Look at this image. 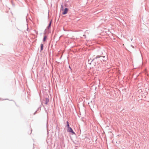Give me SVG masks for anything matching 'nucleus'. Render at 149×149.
Listing matches in <instances>:
<instances>
[{
  "label": "nucleus",
  "instance_id": "obj_1",
  "mask_svg": "<svg viewBox=\"0 0 149 149\" xmlns=\"http://www.w3.org/2000/svg\"><path fill=\"white\" fill-rule=\"evenodd\" d=\"M107 59V57L105 56L97 55L91 61V62H94V65L96 66L101 63L106 61Z\"/></svg>",
  "mask_w": 149,
  "mask_h": 149
},
{
  "label": "nucleus",
  "instance_id": "obj_2",
  "mask_svg": "<svg viewBox=\"0 0 149 149\" xmlns=\"http://www.w3.org/2000/svg\"><path fill=\"white\" fill-rule=\"evenodd\" d=\"M67 132L69 133H71L72 134H74L75 133L73 131L71 127H70L67 129Z\"/></svg>",
  "mask_w": 149,
  "mask_h": 149
},
{
  "label": "nucleus",
  "instance_id": "obj_3",
  "mask_svg": "<svg viewBox=\"0 0 149 149\" xmlns=\"http://www.w3.org/2000/svg\"><path fill=\"white\" fill-rule=\"evenodd\" d=\"M68 10V8H65L63 10L62 13L63 15H65L66 14Z\"/></svg>",
  "mask_w": 149,
  "mask_h": 149
},
{
  "label": "nucleus",
  "instance_id": "obj_4",
  "mask_svg": "<svg viewBox=\"0 0 149 149\" xmlns=\"http://www.w3.org/2000/svg\"><path fill=\"white\" fill-rule=\"evenodd\" d=\"M44 103L46 104H47L49 102V99L48 98H46L45 99V100H44Z\"/></svg>",
  "mask_w": 149,
  "mask_h": 149
},
{
  "label": "nucleus",
  "instance_id": "obj_5",
  "mask_svg": "<svg viewBox=\"0 0 149 149\" xmlns=\"http://www.w3.org/2000/svg\"><path fill=\"white\" fill-rule=\"evenodd\" d=\"M52 20H51L49 22V24L48 25V26H47V29H49V28L51 26V24H52Z\"/></svg>",
  "mask_w": 149,
  "mask_h": 149
},
{
  "label": "nucleus",
  "instance_id": "obj_6",
  "mask_svg": "<svg viewBox=\"0 0 149 149\" xmlns=\"http://www.w3.org/2000/svg\"><path fill=\"white\" fill-rule=\"evenodd\" d=\"M41 105L40 106L38 109L33 114L35 115L36 113L39 110H40V111L41 110Z\"/></svg>",
  "mask_w": 149,
  "mask_h": 149
},
{
  "label": "nucleus",
  "instance_id": "obj_7",
  "mask_svg": "<svg viewBox=\"0 0 149 149\" xmlns=\"http://www.w3.org/2000/svg\"><path fill=\"white\" fill-rule=\"evenodd\" d=\"M43 49V45L42 44H41L40 45V51H42Z\"/></svg>",
  "mask_w": 149,
  "mask_h": 149
},
{
  "label": "nucleus",
  "instance_id": "obj_8",
  "mask_svg": "<svg viewBox=\"0 0 149 149\" xmlns=\"http://www.w3.org/2000/svg\"><path fill=\"white\" fill-rule=\"evenodd\" d=\"M66 123H67V125H66V127H67L68 128H69L70 127V125H69V124L68 121H67L66 122Z\"/></svg>",
  "mask_w": 149,
  "mask_h": 149
},
{
  "label": "nucleus",
  "instance_id": "obj_9",
  "mask_svg": "<svg viewBox=\"0 0 149 149\" xmlns=\"http://www.w3.org/2000/svg\"><path fill=\"white\" fill-rule=\"evenodd\" d=\"M47 38V36H44L43 38V42H45V41L46 39Z\"/></svg>",
  "mask_w": 149,
  "mask_h": 149
},
{
  "label": "nucleus",
  "instance_id": "obj_10",
  "mask_svg": "<svg viewBox=\"0 0 149 149\" xmlns=\"http://www.w3.org/2000/svg\"><path fill=\"white\" fill-rule=\"evenodd\" d=\"M92 60H91V59H89L88 60V63L90 64H91V63H92V62H91V61ZM92 63H94V62H92Z\"/></svg>",
  "mask_w": 149,
  "mask_h": 149
},
{
  "label": "nucleus",
  "instance_id": "obj_11",
  "mask_svg": "<svg viewBox=\"0 0 149 149\" xmlns=\"http://www.w3.org/2000/svg\"><path fill=\"white\" fill-rule=\"evenodd\" d=\"M61 10H63V4H62L61 5Z\"/></svg>",
  "mask_w": 149,
  "mask_h": 149
},
{
  "label": "nucleus",
  "instance_id": "obj_12",
  "mask_svg": "<svg viewBox=\"0 0 149 149\" xmlns=\"http://www.w3.org/2000/svg\"><path fill=\"white\" fill-rule=\"evenodd\" d=\"M69 68H70L71 70H72V69L70 65H69Z\"/></svg>",
  "mask_w": 149,
  "mask_h": 149
},
{
  "label": "nucleus",
  "instance_id": "obj_13",
  "mask_svg": "<svg viewBox=\"0 0 149 149\" xmlns=\"http://www.w3.org/2000/svg\"><path fill=\"white\" fill-rule=\"evenodd\" d=\"M131 46H132V47L133 48H134V47L133 45H131Z\"/></svg>",
  "mask_w": 149,
  "mask_h": 149
},
{
  "label": "nucleus",
  "instance_id": "obj_14",
  "mask_svg": "<svg viewBox=\"0 0 149 149\" xmlns=\"http://www.w3.org/2000/svg\"><path fill=\"white\" fill-rule=\"evenodd\" d=\"M45 33H46V32H45L44 33V34H45Z\"/></svg>",
  "mask_w": 149,
  "mask_h": 149
}]
</instances>
